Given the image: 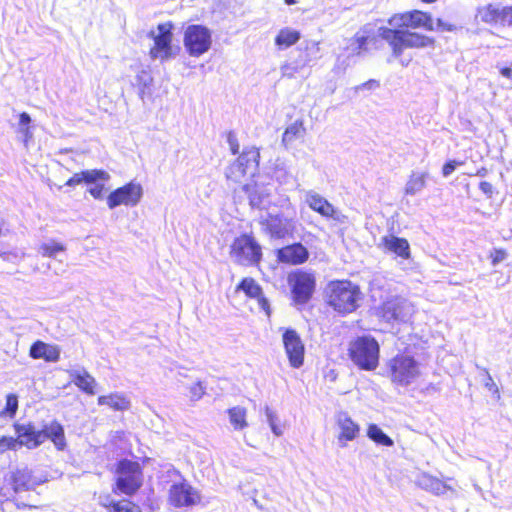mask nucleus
Here are the masks:
<instances>
[{
	"instance_id": "72a5a7b5",
	"label": "nucleus",
	"mask_w": 512,
	"mask_h": 512,
	"mask_svg": "<svg viewBox=\"0 0 512 512\" xmlns=\"http://www.w3.org/2000/svg\"><path fill=\"white\" fill-rule=\"evenodd\" d=\"M229 422L234 430H243L248 427L247 410L241 406H235L228 410Z\"/></svg>"
},
{
	"instance_id": "3c124183",
	"label": "nucleus",
	"mask_w": 512,
	"mask_h": 512,
	"mask_svg": "<svg viewBox=\"0 0 512 512\" xmlns=\"http://www.w3.org/2000/svg\"><path fill=\"white\" fill-rule=\"evenodd\" d=\"M435 29L439 31H454L456 29V26L451 23L445 22L442 19H437L436 27L434 26V30Z\"/></svg>"
},
{
	"instance_id": "8fccbe9b",
	"label": "nucleus",
	"mask_w": 512,
	"mask_h": 512,
	"mask_svg": "<svg viewBox=\"0 0 512 512\" xmlns=\"http://www.w3.org/2000/svg\"><path fill=\"white\" fill-rule=\"evenodd\" d=\"M502 26L512 27V6H504V14L502 15Z\"/></svg>"
},
{
	"instance_id": "37998d69",
	"label": "nucleus",
	"mask_w": 512,
	"mask_h": 512,
	"mask_svg": "<svg viewBox=\"0 0 512 512\" xmlns=\"http://www.w3.org/2000/svg\"><path fill=\"white\" fill-rule=\"evenodd\" d=\"M17 438L3 436L0 438V452L6 450H17L19 448Z\"/></svg>"
},
{
	"instance_id": "2eb2a0df",
	"label": "nucleus",
	"mask_w": 512,
	"mask_h": 512,
	"mask_svg": "<svg viewBox=\"0 0 512 512\" xmlns=\"http://www.w3.org/2000/svg\"><path fill=\"white\" fill-rule=\"evenodd\" d=\"M389 24L394 28H419L434 30V23L431 16L419 10H414L402 14H395L389 19Z\"/></svg>"
},
{
	"instance_id": "58836bf2",
	"label": "nucleus",
	"mask_w": 512,
	"mask_h": 512,
	"mask_svg": "<svg viewBox=\"0 0 512 512\" xmlns=\"http://www.w3.org/2000/svg\"><path fill=\"white\" fill-rule=\"evenodd\" d=\"M31 117L28 113L22 112L19 115V123L17 132L22 135L23 142L26 144L29 139L32 137V132L30 130Z\"/></svg>"
},
{
	"instance_id": "cd10ccee",
	"label": "nucleus",
	"mask_w": 512,
	"mask_h": 512,
	"mask_svg": "<svg viewBox=\"0 0 512 512\" xmlns=\"http://www.w3.org/2000/svg\"><path fill=\"white\" fill-rule=\"evenodd\" d=\"M30 356L33 359H45L50 362H57L60 358V349L56 345L36 341L30 348Z\"/></svg>"
},
{
	"instance_id": "2f4dec72",
	"label": "nucleus",
	"mask_w": 512,
	"mask_h": 512,
	"mask_svg": "<svg viewBox=\"0 0 512 512\" xmlns=\"http://www.w3.org/2000/svg\"><path fill=\"white\" fill-rule=\"evenodd\" d=\"M99 405H107L113 410L124 411L129 409L130 401L122 394L113 393L107 396H100L98 398Z\"/></svg>"
},
{
	"instance_id": "f3484780",
	"label": "nucleus",
	"mask_w": 512,
	"mask_h": 512,
	"mask_svg": "<svg viewBox=\"0 0 512 512\" xmlns=\"http://www.w3.org/2000/svg\"><path fill=\"white\" fill-rule=\"evenodd\" d=\"M242 191L247 195L249 204L253 208L269 209L271 201V187L269 185L254 181L245 184Z\"/></svg>"
},
{
	"instance_id": "20e7f679",
	"label": "nucleus",
	"mask_w": 512,
	"mask_h": 512,
	"mask_svg": "<svg viewBox=\"0 0 512 512\" xmlns=\"http://www.w3.org/2000/svg\"><path fill=\"white\" fill-rule=\"evenodd\" d=\"M379 344L370 336L358 337L351 343L349 352L351 360L363 370H374L379 363Z\"/></svg>"
},
{
	"instance_id": "39448f33",
	"label": "nucleus",
	"mask_w": 512,
	"mask_h": 512,
	"mask_svg": "<svg viewBox=\"0 0 512 512\" xmlns=\"http://www.w3.org/2000/svg\"><path fill=\"white\" fill-rule=\"evenodd\" d=\"M389 377L399 386H408L421 376L420 363L414 357L399 354L388 362Z\"/></svg>"
},
{
	"instance_id": "6e6d98bb",
	"label": "nucleus",
	"mask_w": 512,
	"mask_h": 512,
	"mask_svg": "<svg viewBox=\"0 0 512 512\" xmlns=\"http://www.w3.org/2000/svg\"><path fill=\"white\" fill-rule=\"evenodd\" d=\"M373 86H378V83L374 80H370V81H367L364 84L358 86L357 89H362V88L371 89Z\"/></svg>"
},
{
	"instance_id": "7ed1b4c3",
	"label": "nucleus",
	"mask_w": 512,
	"mask_h": 512,
	"mask_svg": "<svg viewBox=\"0 0 512 512\" xmlns=\"http://www.w3.org/2000/svg\"><path fill=\"white\" fill-rule=\"evenodd\" d=\"M378 35L388 42L395 57H399L405 49L422 48L433 44L430 37L394 27H380Z\"/></svg>"
},
{
	"instance_id": "a18cd8bd",
	"label": "nucleus",
	"mask_w": 512,
	"mask_h": 512,
	"mask_svg": "<svg viewBox=\"0 0 512 512\" xmlns=\"http://www.w3.org/2000/svg\"><path fill=\"white\" fill-rule=\"evenodd\" d=\"M462 161L450 160L446 162L442 168V174L444 177L450 176L456 169L457 166L462 165Z\"/></svg>"
},
{
	"instance_id": "f704fd0d",
	"label": "nucleus",
	"mask_w": 512,
	"mask_h": 512,
	"mask_svg": "<svg viewBox=\"0 0 512 512\" xmlns=\"http://www.w3.org/2000/svg\"><path fill=\"white\" fill-rule=\"evenodd\" d=\"M300 39V33L290 28L281 29L275 38V44L280 48H288Z\"/></svg>"
},
{
	"instance_id": "4468645a",
	"label": "nucleus",
	"mask_w": 512,
	"mask_h": 512,
	"mask_svg": "<svg viewBox=\"0 0 512 512\" xmlns=\"http://www.w3.org/2000/svg\"><path fill=\"white\" fill-rule=\"evenodd\" d=\"M294 300L297 303H306L312 296L315 289V277L313 274L298 271L288 277Z\"/></svg>"
},
{
	"instance_id": "680f3d73",
	"label": "nucleus",
	"mask_w": 512,
	"mask_h": 512,
	"mask_svg": "<svg viewBox=\"0 0 512 512\" xmlns=\"http://www.w3.org/2000/svg\"><path fill=\"white\" fill-rule=\"evenodd\" d=\"M422 1L425 3H432V2H435L436 0H422Z\"/></svg>"
},
{
	"instance_id": "6ab92c4d",
	"label": "nucleus",
	"mask_w": 512,
	"mask_h": 512,
	"mask_svg": "<svg viewBox=\"0 0 512 512\" xmlns=\"http://www.w3.org/2000/svg\"><path fill=\"white\" fill-rule=\"evenodd\" d=\"M306 203L313 211L323 217L332 218L336 221H342L344 217L328 200L314 191H308L306 193Z\"/></svg>"
},
{
	"instance_id": "b1692460",
	"label": "nucleus",
	"mask_w": 512,
	"mask_h": 512,
	"mask_svg": "<svg viewBox=\"0 0 512 512\" xmlns=\"http://www.w3.org/2000/svg\"><path fill=\"white\" fill-rule=\"evenodd\" d=\"M379 246L384 250V252L394 253L403 259L410 258V245L404 238H399L394 235H386L381 238Z\"/></svg>"
},
{
	"instance_id": "393cba45",
	"label": "nucleus",
	"mask_w": 512,
	"mask_h": 512,
	"mask_svg": "<svg viewBox=\"0 0 512 512\" xmlns=\"http://www.w3.org/2000/svg\"><path fill=\"white\" fill-rule=\"evenodd\" d=\"M308 256V250L300 243L283 247L278 251V259L281 262L293 265L304 263Z\"/></svg>"
},
{
	"instance_id": "423d86ee",
	"label": "nucleus",
	"mask_w": 512,
	"mask_h": 512,
	"mask_svg": "<svg viewBox=\"0 0 512 512\" xmlns=\"http://www.w3.org/2000/svg\"><path fill=\"white\" fill-rule=\"evenodd\" d=\"M230 256L234 262L240 265H253L258 263L262 257L261 246L252 236L244 234L233 241Z\"/></svg>"
},
{
	"instance_id": "4c0bfd02",
	"label": "nucleus",
	"mask_w": 512,
	"mask_h": 512,
	"mask_svg": "<svg viewBox=\"0 0 512 512\" xmlns=\"http://www.w3.org/2000/svg\"><path fill=\"white\" fill-rule=\"evenodd\" d=\"M306 65H307V61H303V60H293V61L286 62V63L282 64L280 67L281 75L283 77L293 78Z\"/></svg>"
},
{
	"instance_id": "864d4df0",
	"label": "nucleus",
	"mask_w": 512,
	"mask_h": 512,
	"mask_svg": "<svg viewBox=\"0 0 512 512\" xmlns=\"http://www.w3.org/2000/svg\"><path fill=\"white\" fill-rule=\"evenodd\" d=\"M479 188L487 196H491L493 193V186L487 181H482L479 185Z\"/></svg>"
},
{
	"instance_id": "473e14b6",
	"label": "nucleus",
	"mask_w": 512,
	"mask_h": 512,
	"mask_svg": "<svg viewBox=\"0 0 512 512\" xmlns=\"http://www.w3.org/2000/svg\"><path fill=\"white\" fill-rule=\"evenodd\" d=\"M66 246L55 239L42 242L38 247V253L43 257L58 259L59 255L65 253Z\"/></svg>"
},
{
	"instance_id": "dca6fc26",
	"label": "nucleus",
	"mask_w": 512,
	"mask_h": 512,
	"mask_svg": "<svg viewBox=\"0 0 512 512\" xmlns=\"http://www.w3.org/2000/svg\"><path fill=\"white\" fill-rule=\"evenodd\" d=\"M282 340L290 365L294 368L301 367L305 348L299 334L294 329H285Z\"/></svg>"
},
{
	"instance_id": "bb28decb",
	"label": "nucleus",
	"mask_w": 512,
	"mask_h": 512,
	"mask_svg": "<svg viewBox=\"0 0 512 512\" xmlns=\"http://www.w3.org/2000/svg\"><path fill=\"white\" fill-rule=\"evenodd\" d=\"M73 383L83 392L94 395L97 382L95 378L84 368L74 369L68 372Z\"/></svg>"
},
{
	"instance_id": "c03bdc74",
	"label": "nucleus",
	"mask_w": 512,
	"mask_h": 512,
	"mask_svg": "<svg viewBox=\"0 0 512 512\" xmlns=\"http://www.w3.org/2000/svg\"><path fill=\"white\" fill-rule=\"evenodd\" d=\"M18 409V398L14 394L7 395L5 411L13 416Z\"/></svg>"
},
{
	"instance_id": "e433bc0d",
	"label": "nucleus",
	"mask_w": 512,
	"mask_h": 512,
	"mask_svg": "<svg viewBox=\"0 0 512 512\" xmlns=\"http://www.w3.org/2000/svg\"><path fill=\"white\" fill-rule=\"evenodd\" d=\"M152 82L153 78L148 70L143 69L137 73L134 85L138 88V94L142 100L144 99V96L147 93V90H149Z\"/></svg>"
},
{
	"instance_id": "e2e57ef3",
	"label": "nucleus",
	"mask_w": 512,
	"mask_h": 512,
	"mask_svg": "<svg viewBox=\"0 0 512 512\" xmlns=\"http://www.w3.org/2000/svg\"><path fill=\"white\" fill-rule=\"evenodd\" d=\"M484 171H485L484 169H483V170H481V171H478L477 175H481V176H483V175H484Z\"/></svg>"
},
{
	"instance_id": "f03ea898",
	"label": "nucleus",
	"mask_w": 512,
	"mask_h": 512,
	"mask_svg": "<svg viewBox=\"0 0 512 512\" xmlns=\"http://www.w3.org/2000/svg\"><path fill=\"white\" fill-rule=\"evenodd\" d=\"M262 231L271 239H284L293 235L296 229V212L290 203L279 213L268 212L261 216Z\"/></svg>"
},
{
	"instance_id": "9d476101",
	"label": "nucleus",
	"mask_w": 512,
	"mask_h": 512,
	"mask_svg": "<svg viewBox=\"0 0 512 512\" xmlns=\"http://www.w3.org/2000/svg\"><path fill=\"white\" fill-rule=\"evenodd\" d=\"M259 151L255 147L244 149L237 160L226 170V177L239 182L246 174L253 175L259 163Z\"/></svg>"
},
{
	"instance_id": "603ef678",
	"label": "nucleus",
	"mask_w": 512,
	"mask_h": 512,
	"mask_svg": "<svg viewBox=\"0 0 512 512\" xmlns=\"http://www.w3.org/2000/svg\"><path fill=\"white\" fill-rule=\"evenodd\" d=\"M227 141L230 146V150H231L232 154H234V155L237 154L239 152V144H238L236 137L232 133H230L228 135Z\"/></svg>"
},
{
	"instance_id": "a211bd4d",
	"label": "nucleus",
	"mask_w": 512,
	"mask_h": 512,
	"mask_svg": "<svg viewBox=\"0 0 512 512\" xmlns=\"http://www.w3.org/2000/svg\"><path fill=\"white\" fill-rule=\"evenodd\" d=\"M199 500L197 491L187 483L173 484L169 490V502L175 507H189Z\"/></svg>"
},
{
	"instance_id": "ddd939ff",
	"label": "nucleus",
	"mask_w": 512,
	"mask_h": 512,
	"mask_svg": "<svg viewBox=\"0 0 512 512\" xmlns=\"http://www.w3.org/2000/svg\"><path fill=\"white\" fill-rule=\"evenodd\" d=\"M142 195V186L139 183L130 182L111 192L107 197V205L110 209L119 205L135 206L140 202Z\"/></svg>"
},
{
	"instance_id": "5fc2aeb1",
	"label": "nucleus",
	"mask_w": 512,
	"mask_h": 512,
	"mask_svg": "<svg viewBox=\"0 0 512 512\" xmlns=\"http://www.w3.org/2000/svg\"><path fill=\"white\" fill-rule=\"evenodd\" d=\"M281 173V170L277 171L276 172V179L280 182V183H283V184H286L287 183V179L289 178L288 175H286L285 173L280 174Z\"/></svg>"
},
{
	"instance_id": "f257e3e1",
	"label": "nucleus",
	"mask_w": 512,
	"mask_h": 512,
	"mask_svg": "<svg viewBox=\"0 0 512 512\" xmlns=\"http://www.w3.org/2000/svg\"><path fill=\"white\" fill-rule=\"evenodd\" d=\"M325 295L329 306L343 314L355 311L361 298L359 287L348 280L330 282Z\"/></svg>"
},
{
	"instance_id": "4be33fe9",
	"label": "nucleus",
	"mask_w": 512,
	"mask_h": 512,
	"mask_svg": "<svg viewBox=\"0 0 512 512\" xmlns=\"http://www.w3.org/2000/svg\"><path fill=\"white\" fill-rule=\"evenodd\" d=\"M17 441L19 446H26L29 449L38 447L44 442L41 430H36L31 424L16 425Z\"/></svg>"
},
{
	"instance_id": "5701e85b",
	"label": "nucleus",
	"mask_w": 512,
	"mask_h": 512,
	"mask_svg": "<svg viewBox=\"0 0 512 512\" xmlns=\"http://www.w3.org/2000/svg\"><path fill=\"white\" fill-rule=\"evenodd\" d=\"M237 290L243 291L248 297L257 301L259 308L270 315V306L268 300L263 296L260 285L253 278H244L237 286Z\"/></svg>"
},
{
	"instance_id": "1a4fd4ad",
	"label": "nucleus",
	"mask_w": 512,
	"mask_h": 512,
	"mask_svg": "<svg viewBox=\"0 0 512 512\" xmlns=\"http://www.w3.org/2000/svg\"><path fill=\"white\" fill-rule=\"evenodd\" d=\"M212 43L211 32L202 25H190L185 30L184 46L193 57L206 53Z\"/></svg>"
},
{
	"instance_id": "0eeeda50",
	"label": "nucleus",
	"mask_w": 512,
	"mask_h": 512,
	"mask_svg": "<svg viewBox=\"0 0 512 512\" xmlns=\"http://www.w3.org/2000/svg\"><path fill=\"white\" fill-rule=\"evenodd\" d=\"M142 485V471L137 462L122 460L117 469V489L126 495L134 494Z\"/></svg>"
},
{
	"instance_id": "aec40b11",
	"label": "nucleus",
	"mask_w": 512,
	"mask_h": 512,
	"mask_svg": "<svg viewBox=\"0 0 512 512\" xmlns=\"http://www.w3.org/2000/svg\"><path fill=\"white\" fill-rule=\"evenodd\" d=\"M10 481L14 493L33 490L42 482L33 476L32 471L27 467L16 469L11 474Z\"/></svg>"
},
{
	"instance_id": "c9c22d12",
	"label": "nucleus",
	"mask_w": 512,
	"mask_h": 512,
	"mask_svg": "<svg viewBox=\"0 0 512 512\" xmlns=\"http://www.w3.org/2000/svg\"><path fill=\"white\" fill-rule=\"evenodd\" d=\"M367 436L375 443L387 447L394 445L393 440L385 434L376 424H370L367 429Z\"/></svg>"
},
{
	"instance_id": "6e6552de",
	"label": "nucleus",
	"mask_w": 512,
	"mask_h": 512,
	"mask_svg": "<svg viewBox=\"0 0 512 512\" xmlns=\"http://www.w3.org/2000/svg\"><path fill=\"white\" fill-rule=\"evenodd\" d=\"M110 175L105 170L90 169L75 173L65 183L66 186L75 187L80 184L93 185L88 189V192L95 199H102L104 192V183L109 181Z\"/></svg>"
},
{
	"instance_id": "9b49d317",
	"label": "nucleus",
	"mask_w": 512,
	"mask_h": 512,
	"mask_svg": "<svg viewBox=\"0 0 512 512\" xmlns=\"http://www.w3.org/2000/svg\"><path fill=\"white\" fill-rule=\"evenodd\" d=\"M157 34L151 33L154 39V45L150 50V56L152 59H159L160 61H166L175 58L179 48H174L171 45L172 32L170 24H160L157 27Z\"/></svg>"
},
{
	"instance_id": "09e8293b",
	"label": "nucleus",
	"mask_w": 512,
	"mask_h": 512,
	"mask_svg": "<svg viewBox=\"0 0 512 512\" xmlns=\"http://www.w3.org/2000/svg\"><path fill=\"white\" fill-rule=\"evenodd\" d=\"M507 257V253L504 251V250H501V249H495L492 253H491V258H492V264L494 266H496L498 263L504 261Z\"/></svg>"
},
{
	"instance_id": "c756f323",
	"label": "nucleus",
	"mask_w": 512,
	"mask_h": 512,
	"mask_svg": "<svg viewBox=\"0 0 512 512\" xmlns=\"http://www.w3.org/2000/svg\"><path fill=\"white\" fill-rule=\"evenodd\" d=\"M504 14V6L496 4H487L477 11V17L487 24H500L502 25V15Z\"/></svg>"
},
{
	"instance_id": "412c9836",
	"label": "nucleus",
	"mask_w": 512,
	"mask_h": 512,
	"mask_svg": "<svg viewBox=\"0 0 512 512\" xmlns=\"http://www.w3.org/2000/svg\"><path fill=\"white\" fill-rule=\"evenodd\" d=\"M336 423L338 428L340 429V434L338 436V442L341 447L346 446V442L353 441L357 438L360 427L357 423H355L352 418L346 412H339L336 415Z\"/></svg>"
},
{
	"instance_id": "13d9d810",
	"label": "nucleus",
	"mask_w": 512,
	"mask_h": 512,
	"mask_svg": "<svg viewBox=\"0 0 512 512\" xmlns=\"http://www.w3.org/2000/svg\"><path fill=\"white\" fill-rule=\"evenodd\" d=\"M11 497V493L9 491H4V489H0V501L8 500Z\"/></svg>"
},
{
	"instance_id": "a878e982",
	"label": "nucleus",
	"mask_w": 512,
	"mask_h": 512,
	"mask_svg": "<svg viewBox=\"0 0 512 512\" xmlns=\"http://www.w3.org/2000/svg\"><path fill=\"white\" fill-rule=\"evenodd\" d=\"M415 483L421 489L437 496L445 494L447 490H452L451 486L428 473H420L416 477Z\"/></svg>"
},
{
	"instance_id": "79ce46f5",
	"label": "nucleus",
	"mask_w": 512,
	"mask_h": 512,
	"mask_svg": "<svg viewBox=\"0 0 512 512\" xmlns=\"http://www.w3.org/2000/svg\"><path fill=\"white\" fill-rule=\"evenodd\" d=\"M302 124L300 123H293L289 127L286 128L284 134H283V142L289 143L295 140L302 132Z\"/></svg>"
},
{
	"instance_id": "c85d7f7f",
	"label": "nucleus",
	"mask_w": 512,
	"mask_h": 512,
	"mask_svg": "<svg viewBox=\"0 0 512 512\" xmlns=\"http://www.w3.org/2000/svg\"><path fill=\"white\" fill-rule=\"evenodd\" d=\"M41 434L44 436V441L50 439L58 450H64L66 447V438L63 426L57 422L52 421L44 425L41 429Z\"/></svg>"
},
{
	"instance_id": "f8f14e48",
	"label": "nucleus",
	"mask_w": 512,
	"mask_h": 512,
	"mask_svg": "<svg viewBox=\"0 0 512 512\" xmlns=\"http://www.w3.org/2000/svg\"><path fill=\"white\" fill-rule=\"evenodd\" d=\"M414 312V305L410 301L402 297H394L383 303L380 316L388 323H406L411 319Z\"/></svg>"
},
{
	"instance_id": "a19ab883",
	"label": "nucleus",
	"mask_w": 512,
	"mask_h": 512,
	"mask_svg": "<svg viewBox=\"0 0 512 512\" xmlns=\"http://www.w3.org/2000/svg\"><path fill=\"white\" fill-rule=\"evenodd\" d=\"M109 512H141L139 506L134 503L123 500L109 505Z\"/></svg>"
},
{
	"instance_id": "bf43d9fd",
	"label": "nucleus",
	"mask_w": 512,
	"mask_h": 512,
	"mask_svg": "<svg viewBox=\"0 0 512 512\" xmlns=\"http://www.w3.org/2000/svg\"><path fill=\"white\" fill-rule=\"evenodd\" d=\"M356 42L358 44V49H361L362 46L366 43V38L365 37H358L356 39Z\"/></svg>"
},
{
	"instance_id": "49530a36",
	"label": "nucleus",
	"mask_w": 512,
	"mask_h": 512,
	"mask_svg": "<svg viewBox=\"0 0 512 512\" xmlns=\"http://www.w3.org/2000/svg\"><path fill=\"white\" fill-rule=\"evenodd\" d=\"M205 392L201 382H197L190 387V397L192 400H199Z\"/></svg>"
},
{
	"instance_id": "7c9ffc66",
	"label": "nucleus",
	"mask_w": 512,
	"mask_h": 512,
	"mask_svg": "<svg viewBox=\"0 0 512 512\" xmlns=\"http://www.w3.org/2000/svg\"><path fill=\"white\" fill-rule=\"evenodd\" d=\"M427 177L426 172H412L405 185V194L413 196L421 192L426 187Z\"/></svg>"
},
{
	"instance_id": "ea45409f",
	"label": "nucleus",
	"mask_w": 512,
	"mask_h": 512,
	"mask_svg": "<svg viewBox=\"0 0 512 512\" xmlns=\"http://www.w3.org/2000/svg\"><path fill=\"white\" fill-rule=\"evenodd\" d=\"M265 415L273 434L275 436H281L284 433V428L280 425L279 417L276 412L266 406Z\"/></svg>"
},
{
	"instance_id": "de8ad7c7",
	"label": "nucleus",
	"mask_w": 512,
	"mask_h": 512,
	"mask_svg": "<svg viewBox=\"0 0 512 512\" xmlns=\"http://www.w3.org/2000/svg\"><path fill=\"white\" fill-rule=\"evenodd\" d=\"M484 372H485V380H484V386L491 392L493 393H498V387L497 385L495 384L493 378L491 377V375L489 374V372L484 369Z\"/></svg>"
},
{
	"instance_id": "4d7b16f0",
	"label": "nucleus",
	"mask_w": 512,
	"mask_h": 512,
	"mask_svg": "<svg viewBox=\"0 0 512 512\" xmlns=\"http://www.w3.org/2000/svg\"><path fill=\"white\" fill-rule=\"evenodd\" d=\"M500 73L502 76H504L508 79H512V69L511 68H508V67L502 68Z\"/></svg>"
},
{
	"instance_id": "052dcab7",
	"label": "nucleus",
	"mask_w": 512,
	"mask_h": 512,
	"mask_svg": "<svg viewBox=\"0 0 512 512\" xmlns=\"http://www.w3.org/2000/svg\"><path fill=\"white\" fill-rule=\"evenodd\" d=\"M287 5H293L296 3V0H284Z\"/></svg>"
}]
</instances>
